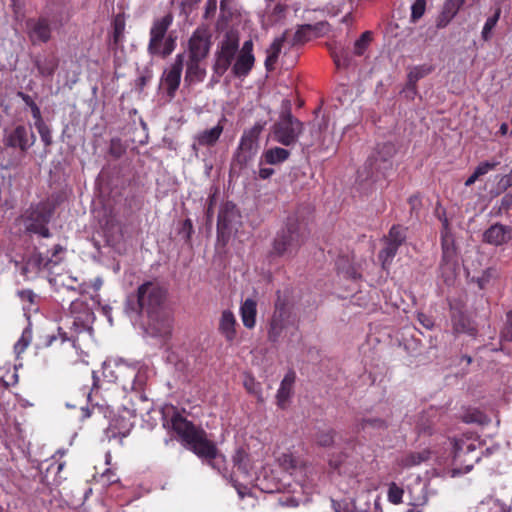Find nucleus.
<instances>
[{"label":"nucleus","mask_w":512,"mask_h":512,"mask_svg":"<svg viewBox=\"0 0 512 512\" xmlns=\"http://www.w3.org/2000/svg\"><path fill=\"white\" fill-rule=\"evenodd\" d=\"M210 38L203 28L196 29L188 41L189 59L203 60L210 50Z\"/></svg>","instance_id":"nucleus-12"},{"label":"nucleus","mask_w":512,"mask_h":512,"mask_svg":"<svg viewBox=\"0 0 512 512\" xmlns=\"http://www.w3.org/2000/svg\"><path fill=\"white\" fill-rule=\"evenodd\" d=\"M38 71L40 74L44 76H50L54 73L57 68L58 61L55 57H45L43 59H39L36 62Z\"/></svg>","instance_id":"nucleus-33"},{"label":"nucleus","mask_w":512,"mask_h":512,"mask_svg":"<svg viewBox=\"0 0 512 512\" xmlns=\"http://www.w3.org/2000/svg\"><path fill=\"white\" fill-rule=\"evenodd\" d=\"M52 263L56 264V263H57V261H53V260H52V259H50V258H47L46 260H44V259H42V258H41V259L39 260V266H40V267H43V268H48V267H49V265H50V264H52Z\"/></svg>","instance_id":"nucleus-58"},{"label":"nucleus","mask_w":512,"mask_h":512,"mask_svg":"<svg viewBox=\"0 0 512 512\" xmlns=\"http://www.w3.org/2000/svg\"><path fill=\"white\" fill-rule=\"evenodd\" d=\"M262 129L263 126L257 123L243 132L235 155L237 162L241 165H246L256 155L259 148L258 140Z\"/></svg>","instance_id":"nucleus-6"},{"label":"nucleus","mask_w":512,"mask_h":512,"mask_svg":"<svg viewBox=\"0 0 512 512\" xmlns=\"http://www.w3.org/2000/svg\"><path fill=\"white\" fill-rule=\"evenodd\" d=\"M170 424L188 449L220 470L223 456L218 452L215 444L207 439L203 429L196 427L179 413H175L171 417Z\"/></svg>","instance_id":"nucleus-1"},{"label":"nucleus","mask_w":512,"mask_h":512,"mask_svg":"<svg viewBox=\"0 0 512 512\" xmlns=\"http://www.w3.org/2000/svg\"><path fill=\"white\" fill-rule=\"evenodd\" d=\"M273 173L274 170L272 168L262 167L259 169V177L262 179L269 178L271 175H273Z\"/></svg>","instance_id":"nucleus-52"},{"label":"nucleus","mask_w":512,"mask_h":512,"mask_svg":"<svg viewBox=\"0 0 512 512\" xmlns=\"http://www.w3.org/2000/svg\"><path fill=\"white\" fill-rule=\"evenodd\" d=\"M287 326V313L283 308L276 309L273 314L270 327L268 330V338L272 342H277Z\"/></svg>","instance_id":"nucleus-21"},{"label":"nucleus","mask_w":512,"mask_h":512,"mask_svg":"<svg viewBox=\"0 0 512 512\" xmlns=\"http://www.w3.org/2000/svg\"><path fill=\"white\" fill-rule=\"evenodd\" d=\"M425 8H426L425 0H415V2L412 4V7H411V17L414 22L423 16V14L425 12Z\"/></svg>","instance_id":"nucleus-44"},{"label":"nucleus","mask_w":512,"mask_h":512,"mask_svg":"<svg viewBox=\"0 0 512 512\" xmlns=\"http://www.w3.org/2000/svg\"><path fill=\"white\" fill-rule=\"evenodd\" d=\"M500 14H501V9L500 8H497L494 15L489 17L484 26H483V29H482V38L484 40H488L490 39L491 37V32L493 30V28L496 26L499 18H500Z\"/></svg>","instance_id":"nucleus-36"},{"label":"nucleus","mask_w":512,"mask_h":512,"mask_svg":"<svg viewBox=\"0 0 512 512\" xmlns=\"http://www.w3.org/2000/svg\"><path fill=\"white\" fill-rule=\"evenodd\" d=\"M295 381L294 373H288L281 381L280 387L277 391V403L280 407L284 408L288 399L292 394V388Z\"/></svg>","instance_id":"nucleus-25"},{"label":"nucleus","mask_w":512,"mask_h":512,"mask_svg":"<svg viewBox=\"0 0 512 512\" xmlns=\"http://www.w3.org/2000/svg\"><path fill=\"white\" fill-rule=\"evenodd\" d=\"M36 137L31 129L18 125L4 137V144L8 147L19 148L21 151H27L34 143Z\"/></svg>","instance_id":"nucleus-13"},{"label":"nucleus","mask_w":512,"mask_h":512,"mask_svg":"<svg viewBox=\"0 0 512 512\" xmlns=\"http://www.w3.org/2000/svg\"><path fill=\"white\" fill-rule=\"evenodd\" d=\"M485 241L493 245H501L512 239V227L495 224L484 233Z\"/></svg>","instance_id":"nucleus-19"},{"label":"nucleus","mask_w":512,"mask_h":512,"mask_svg":"<svg viewBox=\"0 0 512 512\" xmlns=\"http://www.w3.org/2000/svg\"><path fill=\"white\" fill-rule=\"evenodd\" d=\"M18 296L23 302V309L25 311L31 312L37 310L36 305V294L31 290H22L18 292Z\"/></svg>","instance_id":"nucleus-35"},{"label":"nucleus","mask_w":512,"mask_h":512,"mask_svg":"<svg viewBox=\"0 0 512 512\" xmlns=\"http://www.w3.org/2000/svg\"><path fill=\"white\" fill-rule=\"evenodd\" d=\"M27 347H28V345H26L25 343L23 344V343L17 341L16 344L14 345V350L19 355V354L23 353Z\"/></svg>","instance_id":"nucleus-55"},{"label":"nucleus","mask_w":512,"mask_h":512,"mask_svg":"<svg viewBox=\"0 0 512 512\" xmlns=\"http://www.w3.org/2000/svg\"><path fill=\"white\" fill-rule=\"evenodd\" d=\"M501 183L506 187L512 185V171L501 179Z\"/></svg>","instance_id":"nucleus-57"},{"label":"nucleus","mask_w":512,"mask_h":512,"mask_svg":"<svg viewBox=\"0 0 512 512\" xmlns=\"http://www.w3.org/2000/svg\"><path fill=\"white\" fill-rule=\"evenodd\" d=\"M35 127L38 130V133L44 144L46 146L50 145L52 143L51 131L45 122L43 120L35 121Z\"/></svg>","instance_id":"nucleus-39"},{"label":"nucleus","mask_w":512,"mask_h":512,"mask_svg":"<svg viewBox=\"0 0 512 512\" xmlns=\"http://www.w3.org/2000/svg\"><path fill=\"white\" fill-rule=\"evenodd\" d=\"M431 71L432 67L429 65H419L412 67L408 73L409 85H411L414 88L417 81L430 74Z\"/></svg>","instance_id":"nucleus-31"},{"label":"nucleus","mask_w":512,"mask_h":512,"mask_svg":"<svg viewBox=\"0 0 512 512\" xmlns=\"http://www.w3.org/2000/svg\"><path fill=\"white\" fill-rule=\"evenodd\" d=\"M123 31H124V23L119 20V19H116L115 20V23H114V41L115 42H118L122 35H123Z\"/></svg>","instance_id":"nucleus-48"},{"label":"nucleus","mask_w":512,"mask_h":512,"mask_svg":"<svg viewBox=\"0 0 512 512\" xmlns=\"http://www.w3.org/2000/svg\"><path fill=\"white\" fill-rule=\"evenodd\" d=\"M501 337L506 341H512V310L507 314V322L501 332Z\"/></svg>","instance_id":"nucleus-46"},{"label":"nucleus","mask_w":512,"mask_h":512,"mask_svg":"<svg viewBox=\"0 0 512 512\" xmlns=\"http://www.w3.org/2000/svg\"><path fill=\"white\" fill-rule=\"evenodd\" d=\"M50 218L51 210L47 205L41 204L27 217L25 222L26 229L47 238L50 236V233L46 225L50 221Z\"/></svg>","instance_id":"nucleus-10"},{"label":"nucleus","mask_w":512,"mask_h":512,"mask_svg":"<svg viewBox=\"0 0 512 512\" xmlns=\"http://www.w3.org/2000/svg\"><path fill=\"white\" fill-rule=\"evenodd\" d=\"M238 216L235 205L227 203L219 212L217 228L224 231L230 228L232 221Z\"/></svg>","instance_id":"nucleus-26"},{"label":"nucleus","mask_w":512,"mask_h":512,"mask_svg":"<svg viewBox=\"0 0 512 512\" xmlns=\"http://www.w3.org/2000/svg\"><path fill=\"white\" fill-rule=\"evenodd\" d=\"M223 130L224 125L221 123V121H219L214 127L199 132L195 136L193 147L196 148L197 145L206 147L214 146L223 133Z\"/></svg>","instance_id":"nucleus-20"},{"label":"nucleus","mask_w":512,"mask_h":512,"mask_svg":"<svg viewBox=\"0 0 512 512\" xmlns=\"http://www.w3.org/2000/svg\"><path fill=\"white\" fill-rule=\"evenodd\" d=\"M237 321L235 315L230 310H224L219 320V331L228 342L236 338Z\"/></svg>","instance_id":"nucleus-22"},{"label":"nucleus","mask_w":512,"mask_h":512,"mask_svg":"<svg viewBox=\"0 0 512 512\" xmlns=\"http://www.w3.org/2000/svg\"><path fill=\"white\" fill-rule=\"evenodd\" d=\"M398 246L395 243H390L386 240L385 248L380 252L379 258L382 261L383 267H385L396 255Z\"/></svg>","instance_id":"nucleus-37"},{"label":"nucleus","mask_w":512,"mask_h":512,"mask_svg":"<svg viewBox=\"0 0 512 512\" xmlns=\"http://www.w3.org/2000/svg\"><path fill=\"white\" fill-rule=\"evenodd\" d=\"M102 284H103V280H102V278H100V277H97V278H95V279L92 281V286H93V288H94L95 290H99V289L101 288Z\"/></svg>","instance_id":"nucleus-59"},{"label":"nucleus","mask_w":512,"mask_h":512,"mask_svg":"<svg viewBox=\"0 0 512 512\" xmlns=\"http://www.w3.org/2000/svg\"><path fill=\"white\" fill-rule=\"evenodd\" d=\"M394 154L395 147L392 143L387 142L379 144L368 158L367 163L371 169L379 171L385 169L388 166V163Z\"/></svg>","instance_id":"nucleus-17"},{"label":"nucleus","mask_w":512,"mask_h":512,"mask_svg":"<svg viewBox=\"0 0 512 512\" xmlns=\"http://www.w3.org/2000/svg\"><path fill=\"white\" fill-rule=\"evenodd\" d=\"M102 374L109 382H118L123 390L139 393L140 399H146L142 390L147 381L144 367L129 364L121 359H108L103 363Z\"/></svg>","instance_id":"nucleus-2"},{"label":"nucleus","mask_w":512,"mask_h":512,"mask_svg":"<svg viewBox=\"0 0 512 512\" xmlns=\"http://www.w3.org/2000/svg\"><path fill=\"white\" fill-rule=\"evenodd\" d=\"M63 251V248L60 245H56L54 248L53 256Z\"/></svg>","instance_id":"nucleus-64"},{"label":"nucleus","mask_w":512,"mask_h":512,"mask_svg":"<svg viewBox=\"0 0 512 512\" xmlns=\"http://www.w3.org/2000/svg\"><path fill=\"white\" fill-rule=\"evenodd\" d=\"M330 52L331 56L333 57L334 63L338 68H345L350 64V54L343 47L335 46L333 48H330Z\"/></svg>","instance_id":"nucleus-29"},{"label":"nucleus","mask_w":512,"mask_h":512,"mask_svg":"<svg viewBox=\"0 0 512 512\" xmlns=\"http://www.w3.org/2000/svg\"><path fill=\"white\" fill-rule=\"evenodd\" d=\"M234 465L244 474H248L251 465L248 454L243 449H238L233 456Z\"/></svg>","instance_id":"nucleus-34"},{"label":"nucleus","mask_w":512,"mask_h":512,"mask_svg":"<svg viewBox=\"0 0 512 512\" xmlns=\"http://www.w3.org/2000/svg\"><path fill=\"white\" fill-rule=\"evenodd\" d=\"M303 131V123L290 113L283 114L273 127V139L284 146L296 143Z\"/></svg>","instance_id":"nucleus-4"},{"label":"nucleus","mask_w":512,"mask_h":512,"mask_svg":"<svg viewBox=\"0 0 512 512\" xmlns=\"http://www.w3.org/2000/svg\"><path fill=\"white\" fill-rule=\"evenodd\" d=\"M32 113L36 121L42 120L40 110L37 106L32 107Z\"/></svg>","instance_id":"nucleus-60"},{"label":"nucleus","mask_w":512,"mask_h":512,"mask_svg":"<svg viewBox=\"0 0 512 512\" xmlns=\"http://www.w3.org/2000/svg\"><path fill=\"white\" fill-rule=\"evenodd\" d=\"M257 302L252 298H247L240 306V316L243 325L252 329L256 325Z\"/></svg>","instance_id":"nucleus-23"},{"label":"nucleus","mask_w":512,"mask_h":512,"mask_svg":"<svg viewBox=\"0 0 512 512\" xmlns=\"http://www.w3.org/2000/svg\"><path fill=\"white\" fill-rule=\"evenodd\" d=\"M254 63L255 57L253 55V42L251 40H247L238 51L235 63L232 66V72L238 78L246 77L252 70Z\"/></svg>","instance_id":"nucleus-11"},{"label":"nucleus","mask_w":512,"mask_h":512,"mask_svg":"<svg viewBox=\"0 0 512 512\" xmlns=\"http://www.w3.org/2000/svg\"><path fill=\"white\" fill-rule=\"evenodd\" d=\"M500 132H501L502 135L507 134V132H508V125L506 123H503L500 126Z\"/></svg>","instance_id":"nucleus-63"},{"label":"nucleus","mask_w":512,"mask_h":512,"mask_svg":"<svg viewBox=\"0 0 512 512\" xmlns=\"http://www.w3.org/2000/svg\"><path fill=\"white\" fill-rule=\"evenodd\" d=\"M443 258L440 265V278L444 284L451 286L455 283L458 272V261L455 250L448 244L446 236H443Z\"/></svg>","instance_id":"nucleus-9"},{"label":"nucleus","mask_w":512,"mask_h":512,"mask_svg":"<svg viewBox=\"0 0 512 512\" xmlns=\"http://www.w3.org/2000/svg\"><path fill=\"white\" fill-rule=\"evenodd\" d=\"M304 234L296 223H289L276 237L274 251L282 255L295 251L304 241Z\"/></svg>","instance_id":"nucleus-7"},{"label":"nucleus","mask_w":512,"mask_h":512,"mask_svg":"<svg viewBox=\"0 0 512 512\" xmlns=\"http://www.w3.org/2000/svg\"><path fill=\"white\" fill-rule=\"evenodd\" d=\"M27 34L34 45L46 43L52 36L51 22L45 17L29 19L27 21Z\"/></svg>","instance_id":"nucleus-14"},{"label":"nucleus","mask_w":512,"mask_h":512,"mask_svg":"<svg viewBox=\"0 0 512 512\" xmlns=\"http://www.w3.org/2000/svg\"><path fill=\"white\" fill-rule=\"evenodd\" d=\"M418 320L427 329H431L434 326L433 320L422 313L418 314Z\"/></svg>","instance_id":"nucleus-49"},{"label":"nucleus","mask_w":512,"mask_h":512,"mask_svg":"<svg viewBox=\"0 0 512 512\" xmlns=\"http://www.w3.org/2000/svg\"><path fill=\"white\" fill-rule=\"evenodd\" d=\"M278 462L286 471H292L297 466V460L291 454L284 453L278 458Z\"/></svg>","instance_id":"nucleus-42"},{"label":"nucleus","mask_w":512,"mask_h":512,"mask_svg":"<svg viewBox=\"0 0 512 512\" xmlns=\"http://www.w3.org/2000/svg\"><path fill=\"white\" fill-rule=\"evenodd\" d=\"M315 443L320 447H330L334 444L335 431L331 428L319 429L315 436Z\"/></svg>","instance_id":"nucleus-30"},{"label":"nucleus","mask_w":512,"mask_h":512,"mask_svg":"<svg viewBox=\"0 0 512 512\" xmlns=\"http://www.w3.org/2000/svg\"><path fill=\"white\" fill-rule=\"evenodd\" d=\"M31 339H32V332L30 329L27 328L23 331L21 338L18 341L23 344L25 343L26 345L29 346Z\"/></svg>","instance_id":"nucleus-51"},{"label":"nucleus","mask_w":512,"mask_h":512,"mask_svg":"<svg viewBox=\"0 0 512 512\" xmlns=\"http://www.w3.org/2000/svg\"><path fill=\"white\" fill-rule=\"evenodd\" d=\"M283 11H284V6H282L281 4H277L274 7V13L281 14V13H283Z\"/></svg>","instance_id":"nucleus-61"},{"label":"nucleus","mask_w":512,"mask_h":512,"mask_svg":"<svg viewBox=\"0 0 512 512\" xmlns=\"http://www.w3.org/2000/svg\"><path fill=\"white\" fill-rule=\"evenodd\" d=\"M305 30H306L305 27H301L294 33V39H293L294 44L301 43V42L305 41Z\"/></svg>","instance_id":"nucleus-50"},{"label":"nucleus","mask_w":512,"mask_h":512,"mask_svg":"<svg viewBox=\"0 0 512 512\" xmlns=\"http://www.w3.org/2000/svg\"><path fill=\"white\" fill-rule=\"evenodd\" d=\"M500 164L499 161L493 160V161H485L480 163L476 168L475 171L479 175V177L484 176L488 172L494 170L498 165Z\"/></svg>","instance_id":"nucleus-45"},{"label":"nucleus","mask_w":512,"mask_h":512,"mask_svg":"<svg viewBox=\"0 0 512 512\" xmlns=\"http://www.w3.org/2000/svg\"><path fill=\"white\" fill-rule=\"evenodd\" d=\"M290 152L284 148L274 147L266 150L262 158L270 165H276L288 159Z\"/></svg>","instance_id":"nucleus-28"},{"label":"nucleus","mask_w":512,"mask_h":512,"mask_svg":"<svg viewBox=\"0 0 512 512\" xmlns=\"http://www.w3.org/2000/svg\"><path fill=\"white\" fill-rule=\"evenodd\" d=\"M372 40V34L369 31H366L361 34V36L354 42L353 45V54L356 56H362L367 51L370 46Z\"/></svg>","instance_id":"nucleus-32"},{"label":"nucleus","mask_w":512,"mask_h":512,"mask_svg":"<svg viewBox=\"0 0 512 512\" xmlns=\"http://www.w3.org/2000/svg\"><path fill=\"white\" fill-rule=\"evenodd\" d=\"M173 16L166 14L152 23L149 33L148 52L151 55L166 58L176 47V35L168 29L172 25Z\"/></svg>","instance_id":"nucleus-3"},{"label":"nucleus","mask_w":512,"mask_h":512,"mask_svg":"<svg viewBox=\"0 0 512 512\" xmlns=\"http://www.w3.org/2000/svg\"><path fill=\"white\" fill-rule=\"evenodd\" d=\"M150 320L147 326V333L155 338H165L170 335L172 320L166 313L149 314Z\"/></svg>","instance_id":"nucleus-16"},{"label":"nucleus","mask_w":512,"mask_h":512,"mask_svg":"<svg viewBox=\"0 0 512 512\" xmlns=\"http://www.w3.org/2000/svg\"><path fill=\"white\" fill-rule=\"evenodd\" d=\"M385 426L384 421L376 418H367L362 421L361 427L365 428H382Z\"/></svg>","instance_id":"nucleus-47"},{"label":"nucleus","mask_w":512,"mask_h":512,"mask_svg":"<svg viewBox=\"0 0 512 512\" xmlns=\"http://www.w3.org/2000/svg\"><path fill=\"white\" fill-rule=\"evenodd\" d=\"M286 38V33H284L281 37L276 38L273 43L267 49V57L265 60V67L267 70H273L274 65L276 64L279 54L282 49L283 42Z\"/></svg>","instance_id":"nucleus-27"},{"label":"nucleus","mask_w":512,"mask_h":512,"mask_svg":"<svg viewBox=\"0 0 512 512\" xmlns=\"http://www.w3.org/2000/svg\"><path fill=\"white\" fill-rule=\"evenodd\" d=\"M431 454L429 449L405 453L396 459L394 470L397 473H402L404 470L419 466L430 460Z\"/></svg>","instance_id":"nucleus-15"},{"label":"nucleus","mask_w":512,"mask_h":512,"mask_svg":"<svg viewBox=\"0 0 512 512\" xmlns=\"http://www.w3.org/2000/svg\"><path fill=\"white\" fill-rule=\"evenodd\" d=\"M405 237V230L403 228L400 226H393L390 229L387 241L395 243L399 247L404 242Z\"/></svg>","instance_id":"nucleus-38"},{"label":"nucleus","mask_w":512,"mask_h":512,"mask_svg":"<svg viewBox=\"0 0 512 512\" xmlns=\"http://www.w3.org/2000/svg\"><path fill=\"white\" fill-rule=\"evenodd\" d=\"M183 63L184 55L178 54L175 57L174 63L164 72V83L167 87L169 96H174L179 87Z\"/></svg>","instance_id":"nucleus-18"},{"label":"nucleus","mask_w":512,"mask_h":512,"mask_svg":"<svg viewBox=\"0 0 512 512\" xmlns=\"http://www.w3.org/2000/svg\"><path fill=\"white\" fill-rule=\"evenodd\" d=\"M201 60L188 59L185 73V83L192 85L202 82L205 78L206 71L200 65Z\"/></svg>","instance_id":"nucleus-24"},{"label":"nucleus","mask_w":512,"mask_h":512,"mask_svg":"<svg viewBox=\"0 0 512 512\" xmlns=\"http://www.w3.org/2000/svg\"><path fill=\"white\" fill-rule=\"evenodd\" d=\"M464 2L465 0H446L444 5V13L447 14L449 18L454 17Z\"/></svg>","instance_id":"nucleus-40"},{"label":"nucleus","mask_w":512,"mask_h":512,"mask_svg":"<svg viewBox=\"0 0 512 512\" xmlns=\"http://www.w3.org/2000/svg\"><path fill=\"white\" fill-rule=\"evenodd\" d=\"M256 383L254 382L253 379H248L245 381V387L247 388V390L251 393H257V387H256Z\"/></svg>","instance_id":"nucleus-54"},{"label":"nucleus","mask_w":512,"mask_h":512,"mask_svg":"<svg viewBox=\"0 0 512 512\" xmlns=\"http://www.w3.org/2000/svg\"><path fill=\"white\" fill-rule=\"evenodd\" d=\"M479 178V175L477 174V172L474 170V172L472 173V175L470 177H468V179L465 181V185L466 186H471L472 184H474L476 182V180Z\"/></svg>","instance_id":"nucleus-56"},{"label":"nucleus","mask_w":512,"mask_h":512,"mask_svg":"<svg viewBox=\"0 0 512 512\" xmlns=\"http://www.w3.org/2000/svg\"><path fill=\"white\" fill-rule=\"evenodd\" d=\"M103 476L107 477V480L111 483L116 481V479L114 478L115 475H113L110 472L103 474Z\"/></svg>","instance_id":"nucleus-62"},{"label":"nucleus","mask_w":512,"mask_h":512,"mask_svg":"<svg viewBox=\"0 0 512 512\" xmlns=\"http://www.w3.org/2000/svg\"><path fill=\"white\" fill-rule=\"evenodd\" d=\"M497 276L496 270L489 268L483 272V274L477 278V284L480 289H484L490 283L492 279Z\"/></svg>","instance_id":"nucleus-43"},{"label":"nucleus","mask_w":512,"mask_h":512,"mask_svg":"<svg viewBox=\"0 0 512 512\" xmlns=\"http://www.w3.org/2000/svg\"><path fill=\"white\" fill-rule=\"evenodd\" d=\"M403 489L398 487L395 483L390 484L388 489V500L393 504H399L402 501Z\"/></svg>","instance_id":"nucleus-41"},{"label":"nucleus","mask_w":512,"mask_h":512,"mask_svg":"<svg viewBox=\"0 0 512 512\" xmlns=\"http://www.w3.org/2000/svg\"><path fill=\"white\" fill-rule=\"evenodd\" d=\"M239 48V39L234 33H227L220 43L214 65L215 72L222 75L230 67Z\"/></svg>","instance_id":"nucleus-8"},{"label":"nucleus","mask_w":512,"mask_h":512,"mask_svg":"<svg viewBox=\"0 0 512 512\" xmlns=\"http://www.w3.org/2000/svg\"><path fill=\"white\" fill-rule=\"evenodd\" d=\"M217 8V0H208L206 3V16L210 13H214Z\"/></svg>","instance_id":"nucleus-53"},{"label":"nucleus","mask_w":512,"mask_h":512,"mask_svg":"<svg viewBox=\"0 0 512 512\" xmlns=\"http://www.w3.org/2000/svg\"><path fill=\"white\" fill-rule=\"evenodd\" d=\"M165 298V289L156 281H148L139 286L137 291L138 306L148 314L156 313Z\"/></svg>","instance_id":"nucleus-5"}]
</instances>
